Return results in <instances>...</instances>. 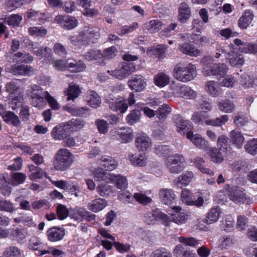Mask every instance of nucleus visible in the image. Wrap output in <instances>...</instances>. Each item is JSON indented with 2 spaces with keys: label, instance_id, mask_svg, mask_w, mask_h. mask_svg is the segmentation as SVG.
<instances>
[{
  "label": "nucleus",
  "instance_id": "f257e3e1",
  "mask_svg": "<svg viewBox=\"0 0 257 257\" xmlns=\"http://www.w3.org/2000/svg\"><path fill=\"white\" fill-rule=\"evenodd\" d=\"M100 37L99 30L94 27H85L79 32L78 35L71 36L69 39L74 46L80 47L96 43Z\"/></svg>",
  "mask_w": 257,
  "mask_h": 257
},
{
  "label": "nucleus",
  "instance_id": "f03ea898",
  "mask_svg": "<svg viewBox=\"0 0 257 257\" xmlns=\"http://www.w3.org/2000/svg\"><path fill=\"white\" fill-rule=\"evenodd\" d=\"M173 75L177 80L187 82L195 77L196 68L192 63H179L175 66L173 70Z\"/></svg>",
  "mask_w": 257,
  "mask_h": 257
},
{
  "label": "nucleus",
  "instance_id": "7ed1b4c3",
  "mask_svg": "<svg viewBox=\"0 0 257 257\" xmlns=\"http://www.w3.org/2000/svg\"><path fill=\"white\" fill-rule=\"evenodd\" d=\"M74 156L68 149H60L55 156L54 166L57 170L64 171L73 164Z\"/></svg>",
  "mask_w": 257,
  "mask_h": 257
},
{
  "label": "nucleus",
  "instance_id": "20e7f679",
  "mask_svg": "<svg viewBox=\"0 0 257 257\" xmlns=\"http://www.w3.org/2000/svg\"><path fill=\"white\" fill-rule=\"evenodd\" d=\"M135 69L136 67L134 64L124 62L121 66L118 67L114 70H108L107 73L116 79L122 80L130 75L135 71Z\"/></svg>",
  "mask_w": 257,
  "mask_h": 257
},
{
  "label": "nucleus",
  "instance_id": "39448f33",
  "mask_svg": "<svg viewBox=\"0 0 257 257\" xmlns=\"http://www.w3.org/2000/svg\"><path fill=\"white\" fill-rule=\"evenodd\" d=\"M228 66L225 63H215L203 68L205 76H215L218 78L223 77L227 72Z\"/></svg>",
  "mask_w": 257,
  "mask_h": 257
},
{
  "label": "nucleus",
  "instance_id": "423d86ee",
  "mask_svg": "<svg viewBox=\"0 0 257 257\" xmlns=\"http://www.w3.org/2000/svg\"><path fill=\"white\" fill-rule=\"evenodd\" d=\"M184 162L183 156L176 154L169 157L166 160V165L169 172L172 173H179L182 169V164Z\"/></svg>",
  "mask_w": 257,
  "mask_h": 257
},
{
  "label": "nucleus",
  "instance_id": "0eeeda50",
  "mask_svg": "<svg viewBox=\"0 0 257 257\" xmlns=\"http://www.w3.org/2000/svg\"><path fill=\"white\" fill-rule=\"evenodd\" d=\"M225 188L229 191L230 199L235 203H248L249 198H247L245 194L237 187H231L229 185H226Z\"/></svg>",
  "mask_w": 257,
  "mask_h": 257
},
{
  "label": "nucleus",
  "instance_id": "6e6552de",
  "mask_svg": "<svg viewBox=\"0 0 257 257\" xmlns=\"http://www.w3.org/2000/svg\"><path fill=\"white\" fill-rule=\"evenodd\" d=\"M186 137L198 149L206 152L210 147L209 142L199 134L194 135L192 132L189 131Z\"/></svg>",
  "mask_w": 257,
  "mask_h": 257
},
{
  "label": "nucleus",
  "instance_id": "1a4fd4ad",
  "mask_svg": "<svg viewBox=\"0 0 257 257\" xmlns=\"http://www.w3.org/2000/svg\"><path fill=\"white\" fill-rule=\"evenodd\" d=\"M145 221L148 224H154L158 221H163L166 225H168L169 217L167 215L158 210H152L146 213L144 215Z\"/></svg>",
  "mask_w": 257,
  "mask_h": 257
},
{
  "label": "nucleus",
  "instance_id": "9d476101",
  "mask_svg": "<svg viewBox=\"0 0 257 257\" xmlns=\"http://www.w3.org/2000/svg\"><path fill=\"white\" fill-rule=\"evenodd\" d=\"M236 49V48L233 44L228 45V52L226 56V59L230 65L233 67L242 65L244 63L243 57L238 54L235 50Z\"/></svg>",
  "mask_w": 257,
  "mask_h": 257
},
{
  "label": "nucleus",
  "instance_id": "9b49d317",
  "mask_svg": "<svg viewBox=\"0 0 257 257\" xmlns=\"http://www.w3.org/2000/svg\"><path fill=\"white\" fill-rule=\"evenodd\" d=\"M127 83L131 90H134L137 92L143 91L147 86L146 79L141 75L133 76L128 81Z\"/></svg>",
  "mask_w": 257,
  "mask_h": 257
},
{
  "label": "nucleus",
  "instance_id": "f8f14e48",
  "mask_svg": "<svg viewBox=\"0 0 257 257\" xmlns=\"http://www.w3.org/2000/svg\"><path fill=\"white\" fill-rule=\"evenodd\" d=\"M135 144L139 152H146L152 145L151 140L145 134H140L136 137Z\"/></svg>",
  "mask_w": 257,
  "mask_h": 257
},
{
  "label": "nucleus",
  "instance_id": "ddd939ff",
  "mask_svg": "<svg viewBox=\"0 0 257 257\" xmlns=\"http://www.w3.org/2000/svg\"><path fill=\"white\" fill-rule=\"evenodd\" d=\"M6 70L14 75H30L33 72V69L31 66L17 64L7 67Z\"/></svg>",
  "mask_w": 257,
  "mask_h": 257
},
{
  "label": "nucleus",
  "instance_id": "4468645a",
  "mask_svg": "<svg viewBox=\"0 0 257 257\" xmlns=\"http://www.w3.org/2000/svg\"><path fill=\"white\" fill-rule=\"evenodd\" d=\"M159 195L161 202L166 205L171 204L176 199L174 191L169 188L160 189Z\"/></svg>",
  "mask_w": 257,
  "mask_h": 257
},
{
  "label": "nucleus",
  "instance_id": "2eb2a0df",
  "mask_svg": "<svg viewBox=\"0 0 257 257\" xmlns=\"http://www.w3.org/2000/svg\"><path fill=\"white\" fill-rule=\"evenodd\" d=\"M178 49L183 54L191 57L199 56L201 53L199 49L188 42L179 44Z\"/></svg>",
  "mask_w": 257,
  "mask_h": 257
},
{
  "label": "nucleus",
  "instance_id": "dca6fc26",
  "mask_svg": "<svg viewBox=\"0 0 257 257\" xmlns=\"http://www.w3.org/2000/svg\"><path fill=\"white\" fill-rule=\"evenodd\" d=\"M205 90L212 97H216L221 94L219 83L215 81H207L204 84Z\"/></svg>",
  "mask_w": 257,
  "mask_h": 257
},
{
  "label": "nucleus",
  "instance_id": "f3484780",
  "mask_svg": "<svg viewBox=\"0 0 257 257\" xmlns=\"http://www.w3.org/2000/svg\"><path fill=\"white\" fill-rule=\"evenodd\" d=\"M256 82L257 79L253 76L245 72L242 73L239 78V84L244 89L253 87Z\"/></svg>",
  "mask_w": 257,
  "mask_h": 257
},
{
  "label": "nucleus",
  "instance_id": "a211bd4d",
  "mask_svg": "<svg viewBox=\"0 0 257 257\" xmlns=\"http://www.w3.org/2000/svg\"><path fill=\"white\" fill-rule=\"evenodd\" d=\"M173 212L171 213L170 220H172L177 224L185 223L188 218V216L183 212H182V208L179 206L172 207ZM169 220L168 221L169 222Z\"/></svg>",
  "mask_w": 257,
  "mask_h": 257
},
{
  "label": "nucleus",
  "instance_id": "6ab92c4d",
  "mask_svg": "<svg viewBox=\"0 0 257 257\" xmlns=\"http://www.w3.org/2000/svg\"><path fill=\"white\" fill-rule=\"evenodd\" d=\"M234 43L237 46H239V50L244 53L255 54L257 53V45L249 43H244L241 40L236 39L234 40Z\"/></svg>",
  "mask_w": 257,
  "mask_h": 257
},
{
  "label": "nucleus",
  "instance_id": "aec40b11",
  "mask_svg": "<svg viewBox=\"0 0 257 257\" xmlns=\"http://www.w3.org/2000/svg\"><path fill=\"white\" fill-rule=\"evenodd\" d=\"M66 123L55 126L51 132L52 137L55 140H62L66 138L68 131Z\"/></svg>",
  "mask_w": 257,
  "mask_h": 257
},
{
  "label": "nucleus",
  "instance_id": "412c9836",
  "mask_svg": "<svg viewBox=\"0 0 257 257\" xmlns=\"http://www.w3.org/2000/svg\"><path fill=\"white\" fill-rule=\"evenodd\" d=\"M178 10V20L182 23H186L191 15V10L188 5L185 2L181 3Z\"/></svg>",
  "mask_w": 257,
  "mask_h": 257
},
{
  "label": "nucleus",
  "instance_id": "4be33fe9",
  "mask_svg": "<svg viewBox=\"0 0 257 257\" xmlns=\"http://www.w3.org/2000/svg\"><path fill=\"white\" fill-rule=\"evenodd\" d=\"M110 182L114 183L116 187L121 190L125 189L128 185L126 177L119 174L112 173L110 176Z\"/></svg>",
  "mask_w": 257,
  "mask_h": 257
},
{
  "label": "nucleus",
  "instance_id": "5701e85b",
  "mask_svg": "<svg viewBox=\"0 0 257 257\" xmlns=\"http://www.w3.org/2000/svg\"><path fill=\"white\" fill-rule=\"evenodd\" d=\"M107 205V201L101 198H98L91 201L88 204V209L93 212H98L103 210Z\"/></svg>",
  "mask_w": 257,
  "mask_h": 257
},
{
  "label": "nucleus",
  "instance_id": "b1692460",
  "mask_svg": "<svg viewBox=\"0 0 257 257\" xmlns=\"http://www.w3.org/2000/svg\"><path fill=\"white\" fill-rule=\"evenodd\" d=\"M65 234V230L60 227H53L47 231L48 238L51 241H57L61 240Z\"/></svg>",
  "mask_w": 257,
  "mask_h": 257
},
{
  "label": "nucleus",
  "instance_id": "393cba45",
  "mask_svg": "<svg viewBox=\"0 0 257 257\" xmlns=\"http://www.w3.org/2000/svg\"><path fill=\"white\" fill-rule=\"evenodd\" d=\"M232 143L238 149L242 147L244 142V138L242 133L237 129L231 131L229 135Z\"/></svg>",
  "mask_w": 257,
  "mask_h": 257
},
{
  "label": "nucleus",
  "instance_id": "a878e982",
  "mask_svg": "<svg viewBox=\"0 0 257 257\" xmlns=\"http://www.w3.org/2000/svg\"><path fill=\"white\" fill-rule=\"evenodd\" d=\"M109 108L114 111H119L121 113H124L128 108V105L125 100L109 101Z\"/></svg>",
  "mask_w": 257,
  "mask_h": 257
},
{
  "label": "nucleus",
  "instance_id": "bb28decb",
  "mask_svg": "<svg viewBox=\"0 0 257 257\" xmlns=\"http://www.w3.org/2000/svg\"><path fill=\"white\" fill-rule=\"evenodd\" d=\"M253 18L252 11L246 10L238 20V26L242 29H245L250 25Z\"/></svg>",
  "mask_w": 257,
  "mask_h": 257
},
{
  "label": "nucleus",
  "instance_id": "cd10ccee",
  "mask_svg": "<svg viewBox=\"0 0 257 257\" xmlns=\"http://www.w3.org/2000/svg\"><path fill=\"white\" fill-rule=\"evenodd\" d=\"M221 212L219 207H212L206 216V224L210 225L216 222L219 218Z\"/></svg>",
  "mask_w": 257,
  "mask_h": 257
},
{
  "label": "nucleus",
  "instance_id": "c85d7f7f",
  "mask_svg": "<svg viewBox=\"0 0 257 257\" xmlns=\"http://www.w3.org/2000/svg\"><path fill=\"white\" fill-rule=\"evenodd\" d=\"M117 135L119 139L124 143L131 142L134 138V133L129 127L121 128L117 131Z\"/></svg>",
  "mask_w": 257,
  "mask_h": 257
},
{
  "label": "nucleus",
  "instance_id": "c756f323",
  "mask_svg": "<svg viewBox=\"0 0 257 257\" xmlns=\"http://www.w3.org/2000/svg\"><path fill=\"white\" fill-rule=\"evenodd\" d=\"M163 27V23L158 19L152 20L144 25V27L149 33L154 34L158 32Z\"/></svg>",
  "mask_w": 257,
  "mask_h": 257
},
{
  "label": "nucleus",
  "instance_id": "7c9ffc66",
  "mask_svg": "<svg viewBox=\"0 0 257 257\" xmlns=\"http://www.w3.org/2000/svg\"><path fill=\"white\" fill-rule=\"evenodd\" d=\"M32 105L39 109L43 108L46 105V102L44 99L45 98V91L44 93H40V94H34L31 95Z\"/></svg>",
  "mask_w": 257,
  "mask_h": 257
},
{
  "label": "nucleus",
  "instance_id": "2f4dec72",
  "mask_svg": "<svg viewBox=\"0 0 257 257\" xmlns=\"http://www.w3.org/2000/svg\"><path fill=\"white\" fill-rule=\"evenodd\" d=\"M4 120L7 123L11 124L16 127L21 125V122L18 115L12 111H7L3 116Z\"/></svg>",
  "mask_w": 257,
  "mask_h": 257
},
{
  "label": "nucleus",
  "instance_id": "473e14b6",
  "mask_svg": "<svg viewBox=\"0 0 257 257\" xmlns=\"http://www.w3.org/2000/svg\"><path fill=\"white\" fill-rule=\"evenodd\" d=\"M85 68L84 63L82 61L73 59L67 60V69L74 72L82 71Z\"/></svg>",
  "mask_w": 257,
  "mask_h": 257
},
{
  "label": "nucleus",
  "instance_id": "72a5a7b5",
  "mask_svg": "<svg viewBox=\"0 0 257 257\" xmlns=\"http://www.w3.org/2000/svg\"><path fill=\"white\" fill-rule=\"evenodd\" d=\"M101 159L103 163V166L106 171L114 170L118 166V162L110 156H103Z\"/></svg>",
  "mask_w": 257,
  "mask_h": 257
},
{
  "label": "nucleus",
  "instance_id": "f704fd0d",
  "mask_svg": "<svg viewBox=\"0 0 257 257\" xmlns=\"http://www.w3.org/2000/svg\"><path fill=\"white\" fill-rule=\"evenodd\" d=\"M98 194L102 197H107L113 193V187L107 183H102L97 185L96 188Z\"/></svg>",
  "mask_w": 257,
  "mask_h": 257
},
{
  "label": "nucleus",
  "instance_id": "c9c22d12",
  "mask_svg": "<svg viewBox=\"0 0 257 257\" xmlns=\"http://www.w3.org/2000/svg\"><path fill=\"white\" fill-rule=\"evenodd\" d=\"M170 77L167 74L160 72L155 76L154 83L157 86L163 87L167 85L170 82Z\"/></svg>",
  "mask_w": 257,
  "mask_h": 257
},
{
  "label": "nucleus",
  "instance_id": "e433bc0d",
  "mask_svg": "<svg viewBox=\"0 0 257 257\" xmlns=\"http://www.w3.org/2000/svg\"><path fill=\"white\" fill-rule=\"evenodd\" d=\"M228 52V46L227 48L225 49L222 47L218 46L216 50V52L214 54L213 57L208 56L204 57L201 61L202 63L205 64H208L209 62L213 61V58H219L222 54H224L226 58V56L227 55V53Z\"/></svg>",
  "mask_w": 257,
  "mask_h": 257
},
{
  "label": "nucleus",
  "instance_id": "4c0bfd02",
  "mask_svg": "<svg viewBox=\"0 0 257 257\" xmlns=\"http://www.w3.org/2000/svg\"><path fill=\"white\" fill-rule=\"evenodd\" d=\"M228 138L223 135L219 136L217 140V147L219 151L224 153V155H226L229 152L228 148Z\"/></svg>",
  "mask_w": 257,
  "mask_h": 257
},
{
  "label": "nucleus",
  "instance_id": "58836bf2",
  "mask_svg": "<svg viewBox=\"0 0 257 257\" xmlns=\"http://www.w3.org/2000/svg\"><path fill=\"white\" fill-rule=\"evenodd\" d=\"M193 176L194 175L192 172H187L174 180V183L178 187L180 184L186 186L191 181Z\"/></svg>",
  "mask_w": 257,
  "mask_h": 257
},
{
  "label": "nucleus",
  "instance_id": "ea45409f",
  "mask_svg": "<svg viewBox=\"0 0 257 257\" xmlns=\"http://www.w3.org/2000/svg\"><path fill=\"white\" fill-rule=\"evenodd\" d=\"M68 128L71 132H77L82 129L85 125V122L80 118L72 119L66 123Z\"/></svg>",
  "mask_w": 257,
  "mask_h": 257
},
{
  "label": "nucleus",
  "instance_id": "a19ab883",
  "mask_svg": "<svg viewBox=\"0 0 257 257\" xmlns=\"http://www.w3.org/2000/svg\"><path fill=\"white\" fill-rule=\"evenodd\" d=\"M23 251L18 246H10L7 247L3 253V257H22Z\"/></svg>",
  "mask_w": 257,
  "mask_h": 257
},
{
  "label": "nucleus",
  "instance_id": "79ce46f5",
  "mask_svg": "<svg viewBox=\"0 0 257 257\" xmlns=\"http://www.w3.org/2000/svg\"><path fill=\"white\" fill-rule=\"evenodd\" d=\"M208 152L211 160L214 163H221L223 161V155L222 152L217 150L215 148L210 147L206 151Z\"/></svg>",
  "mask_w": 257,
  "mask_h": 257
},
{
  "label": "nucleus",
  "instance_id": "37998d69",
  "mask_svg": "<svg viewBox=\"0 0 257 257\" xmlns=\"http://www.w3.org/2000/svg\"><path fill=\"white\" fill-rule=\"evenodd\" d=\"M209 117L205 111H196L192 114L191 119L196 123L202 124L204 123L206 124L207 120H210Z\"/></svg>",
  "mask_w": 257,
  "mask_h": 257
},
{
  "label": "nucleus",
  "instance_id": "c03bdc74",
  "mask_svg": "<svg viewBox=\"0 0 257 257\" xmlns=\"http://www.w3.org/2000/svg\"><path fill=\"white\" fill-rule=\"evenodd\" d=\"M128 157L131 164L135 166H143L147 164V158L145 155L140 154L139 156H137L133 154H130Z\"/></svg>",
  "mask_w": 257,
  "mask_h": 257
},
{
  "label": "nucleus",
  "instance_id": "a18cd8bd",
  "mask_svg": "<svg viewBox=\"0 0 257 257\" xmlns=\"http://www.w3.org/2000/svg\"><path fill=\"white\" fill-rule=\"evenodd\" d=\"M112 173H106L103 169L96 168L93 171V175L95 180L97 181H110V176Z\"/></svg>",
  "mask_w": 257,
  "mask_h": 257
},
{
  "label": "nucleus",
  "instance_id": "49530a36",
  "mask_svg": "<svg viewBox=\"0 0 257 257\" xmlns=\"http://www.w3.org/2000/svg\"><path fill=\"white\" fill-rule=\"evenodd\" d=\"M218 107L220 111L225 113H231L235 108L234 104L228 99L221 100L218 102Z\"/></svg>",
  "mask_w": 257,
  "mask_h": 257
},
{
  "label": "nucleus",
  "instance_id": "de8ad7c7",
  "mask_svg": "<svg viewBox=\"0 0 257 257\" xmlns=\"http://www.w3.org/2000/svg\"><path fill=\"white\" fill-rule=\"evenodd\" d=\"M235 243V239L229 236H223L218 240V247L222 249H226Z\"/></svg>",
  "mask_w": 257,
  "mask_h": 257
},
{
  "label": "nucleus",
  "instance_id": "09e8293b",
  "mask_svg": "<svg viewBox=\"0 0 257 257\" xmlns=\"http://www.w3.org/2000/svg\"><path fill=\"white\" fill-rule=\"evenodd\" d=\"M142 116L141 109H134L131 110L127 115L126 120L130 125H133L139 121Z\"/></svg>",
  "mask_w": 257,
  "mask_h": 257
},
{
  "label": "nucleus",
  "instance_id": "8fccbe9b",
  "mask_svg": "<svg viewBox=\"0 0 257 257\" xmlns=\"http://www.w3.org/2000/svg\"><path fill=\"white\" fill-rule=\"evenodd\" d=\"M86 214V209L82 208H76L70 210L69 216L75 221H81L83 219L84 215Z\"/></svg>",
  "mask_w": 257,
  "mask_h": 257
},
{
  "label": "nucleus",
  "instance_id": "3c124183",
  "mask_svg": "<svg viewBox=\"0 0 257 257\" xmlns=\"http://www.w3.org/2000/svg\"><path fill=\"white\" fill-rule=\"evenodd\" d=\"M30 174L29 178L31 180H36L38 179H42L43 176V170L39 168L36 167L33 165L28 166Z\"/></svg>",
  "mask_w": 257,
  "mask_h": 257
},
{
  "label": "nucleus",
  "instance_id": "603ef678",
  "mask_svg": "<svg viewBox=\"0 0 257 257\" xmlns=\"http://www.w3.org/2000/svg\"><path fill=\"white\" fill-rule=\"evenodd\" d=\"M205 163L204 159L201 157H197L194 160V163L195 166L203 173H206L210 176H213L214 174V172L203 166Z\"/></svg>",
  "mask_w": 257,
  "mask_h": 257
},
{
  "label": "nucleus",
  "instance_id": "864d4df0",
  "mask_svg": "<svg viewBox=\"0 0 257 257\" xmlns=\"http://www.w3.org/2000/svg\"><path fill=\"white\" fill-rule=\"evenodd\" d=\"M171 111V108L168 104H163L157 110L156 114L160 121H164Z\"/></svg>",
  "mask_w": 257,
  "mask_h": 257
},
{
  "label": "nucleus",
  "instance_id": "5fc2aeb1",
  "mask_svg": "<svg viewBox=\"0 0 257 257\" xmlns=\"http://www.w3.org/2000/svg\"><path fill=\"white\" fill-rule=\"evenodd\" d=\"M192 42L196 45L202 46L208 44L210 41V38L206 36L200 34H192L190 35Z\"/></svg>",
  "mask_w": 257,
  "mask_h": 257
},
{
  "label": "nucleus",
  "instance_id": "6e6d98bb",
  "mask_svg": "<svg viewBox=\"0 0 257 257\" xmlns=\"http://www.w3.org/2000/svg\"><path fill=\"white\" fill-rule=\"evenodd\" d=\"M80 92L79 87L75 84L72 83L66 91L67 100H74L77 98Z\"/></svg>",
  "mask_w": 257,
  "mask_h": 257
},
{
  "label": "nucleus",
  "instance_id": "4d7b16f0",
  "mask_svg": "<svg viewBox=\"0 0 257 257\" xmlns=\"http://www.w3.org/2000/svg\"><path fill=\"white\" fill-rule=\"evenodd\" d=\"M88 104L91 107L96 108L100 104V99L98 94L94 91L90 92L87 97Z\"/></svg>",
  "mask_w": 257,
  "mask_h": 257
},
{
  "label": "nucleus",
  "instance_id": "13d9d810",
  "mask_svg": "<svg viewBox=\"0 0 257 257\" xmlns=\"http://www.w3.org/2000/svg\"><path fill=\"white\" fill-rule=\"evenodd\" d=\"M229 117L227 115H222L220 117H216L215 119H210V120H207L206 125L213 126H221L225 124L228 120Z\"/></svg>",
  "mask_w": 257,
  "mask_h": 257
},
{
  "label": "nucleus",
  "instance_id": "bf43d9fd",
  "mask_svg": "<svg viewBox=\"0 0 257 257\" xmlns=\"http://www.w3.org/2000/svg\"><path fill=\"white\" fill-rule=\"evenodd\" d=\"M33 54L36 55L39 59H41L43 58H49L51 57L52 51L51 49L48 47L42 46L36 51H34Z\"/></svg>",
  "mask_w": 257,
  "mask_h": 257
},
{
  "label": "nucleus",
  "instance_id": "052dcab7",
  "mask_svg": "<svg viewBox=\"0 0 257 257\" xmlns=\"http://www.w3.org/2000/svg\"><path fill=\"white\" fill-rule=\"evenodd\" d=\"M196 95V92L190 87L183 85L179 97L186 99H192L195 98Z\"/></svg>",
  "mask_w": 257,
  "mask_h": 257
},
{
  "label": "nucleus",
  "instance_id": "680f3d73",
  "mask_svg": "<svg viewBox=\"0 0 257 257\" xmlns=\"http://www.w3.org/2000/svg\"><path fill=\"white\" fill-rule=\"evenodd\" d=\"M84 57L87 61L97 60L101 59L102 55L100 51L91 49L84 54Z\"/></svg>",
  "mask_w": 257,
  "mask_h": 257
},
{
  "label": "nucleus",
  "instance_id": "e2e57ef3",
  "mask_svg": "<svg viewBox=\"0 0 257 257\" xmlns=\"http://www.w3.org/2000/svg\"><path fill=\"white\" fill-rule=\"evenodd\" d=\"M194 195L189 190L184 189L181 193V198L183 202L188 205H191L193 201Z\"/></svg>",
  "mask_w": 257,
  "mask_h": 257
},
{
  "label": "nucleus",
  "instance_id": "0e129e2a",
  "mask_svg": "<svg viewBox=\"0 0 257 257\" xmlns=\"http://www.w3.org/2000/svg\"><path fill=\"white\" fill-rule=\"evenodd\" d=\"M248 218L244 215H238L237 217L236 228L239 231L245 230L248 226Z\"/></svg>",
  "mask_w": 257,
  "mask_h": 257
},
{
  "label": "nucleus",
  "instance_id": "69168bd1",
  "mask_svg": "<svg viewBox=\"0 0 257 257\" xmlns=\"http://www.w3.org/2000/svg\"><path fill=\"white\" fill-rule=\"evenodd\" d=\"M244 148L249 154L254 155L257 154V139H253L248 141L245 145Z\"/></svg>",
  "mask_w": 257,
  "mask_h": 257
},
{
  "label": "nucleus",
  "instance_id": "338daca9",
  "mask_svg": "<svg viewBox=\"0 0 257 257\" xmlns=\"http://www.w3.org/2000/svg\"><path fill=\"white\" fill-rule=\"evenodd\" d=\"M29 33L32 36L44 37L47 34V30L42 27H33L29 29Z\"/></svg>",
  "mask_w": 257,
  "mask_h": 257
},
{
  "label": "nucleus",
  "instance_id": "774afa93",
  "mask_svg": "<svg viewBox=\"0 0 257 257\" xmlns=\"http://www.w3.org/2000/svg\"><path fill=\"white\" fill-rule=\"evenodd\" d=\"M64 19L63 27L67 30L73 29L78 25L77 20L74 17L67 16Z\"/></svg>",
  "mask_w": 257,
  "mask_h": 257
}]
</instances>
